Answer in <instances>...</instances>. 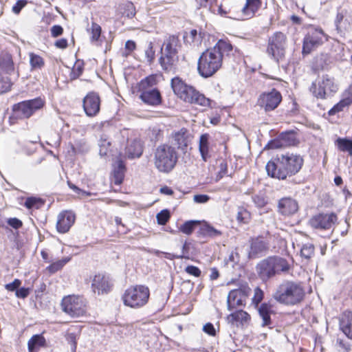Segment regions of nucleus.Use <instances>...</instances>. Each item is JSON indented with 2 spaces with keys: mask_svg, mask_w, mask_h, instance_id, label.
I'll return each mask as SVG.
<instances>
[{
  "mask_svg": "<svg viewBox=\"0 0 352 352\" xmlns=\"http://www.w3.org/2000/svg\"><path fill=\"white\" fill-rule=\"evenodd\" d=\"M6 70L7 72L13 70V63L11 56H8L5 58Z\"/></svg>",
  "mask_w": 352,
  "mask_h": 352,
  "instance_id": "nucleus-62",
  "label": "nucleus"
},
{
  "mask_svg": "<svg viewBox=\"0 0 352 352\" xmlns=\"http://www.w3.org/2000/svg\"><path fill=\"white\" fill-rule=\"evenodd\" d=\"M136 45L135 43L133 41L129 40L125 43V51L123 54L124 56H129L131 52H132L135 49Z\"/></svg>",
  "mask_w": 352,
  "mask_h": 352,
  "instance_id": "nucleus-52",
  "label": "nucleus"
},
{
  "mask_svg": "<svg viewBox=\"0 0 352 352\" xmlns=\"http://www.w3.org/2000/svg\"><path fill=\"white\" fill-rule=\"evenodd\" d=\"M210 200V197L207 195H195L193 197V201L197 204H205Z\"/></svg>",
  "mask_w": 352,
  "mask_h": 352,
  "instance_id": "nucleus-56",
  "label": "nucleus"
},
{
  "mask_svg": "<svg viewBox=\"0 0 352 352\" xmlns=\"http://www.w3.org/2000/svg\"><path fill=\"white\" fill-rule=\"evenodd\" d=\"M82 72V68L80 66H75L73 69V74L75 78L78 77Z\"/></svg>",
  "mask_w": 352,
  "mask_h": 352,
  "instance_id": "nucleus-64",
  "label": "nucleus"
},
{
  "mask_svg": "<svg viewBox=\"0 0 352 352\" xmlns=\"http://www.w3.org/2000/svg\"><path fill=\"white\" fill-rule=\"evenodd\" d=\"M12 85V83L8 77L0 75V94L9 91Z\"/></svg>",
  "mask_w": 352,
  "mask_h": 352,
  "instance_id": "nucleus-39",
  "label": "nucleus"
},
{
  "mask_svg": "<svg viewBox=\"0 0 352 352\" xmlns=\"http://www.w3.org/2000/svg\"><path fill=\"white\" fill-rule=\"evenodd\" d=\"M29 56L32 69H40L44 66L45 61L39 55L31 52L29 54Z\"/></svg>",
  "mask_w": 352,
  "mask_h": 352,
  "instance_id": "nucleus-33",
  "label": "nucleus"
},
{
  "mask_svg": "<svg viewBox=\"0 0 352 352\" xmlns=\"http://www.w3.org/2000/svg\"><path fill=\"white\" fill-rule=\"evenodd\" d=\"M63 310L72 318H79L87 312V302L85 298L79 296L65 297L61 303Z\"/></svg>",
  "mask_w": 352,
  "mask_h": 352,
  "instance_id": "nucleus-11",
  "label": "nucleus"
},
{
  "mask_svg": "<svg viewBox=\"0 0 352 352\" xmlns=\"http://www.w3.org/2000/svg\"><path fill=\"white\" fill-rule=\"evenodd\" d=\"M219 168L218 177L222 178L227 174L228 164L225 160L221 159L219 160Z\"/></svg>",
  "mask_w": 352,
  "mask_h": 352,
  "instance_id": "nucleus-49",
  "label": "nucleus"
},
{
  "mask_svg": "<svg viewBox=\"0 0 352 352\" xmlns=\"http://www.w3.org/2000/svg\"><path fill=\"white\" fill-rule=\"evenodd\" d=\"M203 330L204 332L208 333L210 336H214L215 335V329L212 324L211 323H207L205 324L203 327Z\"/></svg>",
  "mask_w": 352,
  "mask_h": 352,
  "instance_id": "nucleus-60",
  "label": "nucleus"
},
{
  "mask_svg": "<svg viewBox=\"0 0 352 352\" xmlns=\"http://www.w3.org/2000/svg\"><path fill=\"white\" fill-rule=\"evenodd\" d=\"M84 111L89 117L96 116L100 111V99L99 95L94 91L89 92L82 102Z\"/></svg>",
  "mask_w": 352,
  "mask_h": 352,
  "instance_id": "nucleus-19",
  "label": "nucleus"
},
{
  "mask_svg": "<svg viewBox=\"0 0 352 352\" xmlns=\"http://www.w3.org/2000/svg\"><path fill=\"white\" fill-rule=\"evenodd\" d=\"M75 221V214L72 211H64L59 214L56 224L57 230L60 233L69 231Z\"/></svg>",
  "mask_w": 352,
  "mask_h": 352,
  "instance_id": "nucleus-22",
  "label": "nucleus"
},
{
  "mask_svg": "<svg viewBox=\"0 0 352 352\" xmlns=\"http://www.w3.org/2000/svg\"><path fill=\"white\" fill-rule=\"evenodd\" d=\"M202 232L208 236L210 237H216L221 235V232L215 229L212 226L209 224L206 223L201 228Z\"/></svg>",
  "mask_w": 352,
  "mask_h": 352,
  "instance_id": "nucleus-42",
  "label": "nucleus"
},
{
  "mask_svg": "<svg viewBox=\"0 0 352 352\" xmlns=\"http://www.w3.org/2000/svg\"><path fill=\"white\" fill-rule=\"evenodd\" d=\"M146 56L148 61L151 62L154 58L155 52L153 51L152 44L148 45V48L145 51Z\"/></svg>",
  "mask_w": 352,
  "mask_h": 352,
  "instance_id": "nucleus-61",
  "label": "nucleus"
},
{
  "mask_svg": "<svg viewBox=\"0 0 352 352\" xmlns=\"http://www.w3.org/2000/svg\"><path fill=\"white\" fill-rule=\"evenodd\" d=\"M171 87L174 94L186 102L208 107L210 100L197 91L192 86L187 85L182 78L175 77L171 80Z\"/></svg>",
  "mask_w": 352,
  "mask_h": 352,
  "instance_id": "nucleus-4",
  "label": "nucleus"
},
{
  "mask_svg": "<svg viewBox=\"0 0 352 352\" xmlns=\"http://www.w3.org/2000/svg\"><path fill=\"white\" fill-rule=\"evenodd\" d=\"M282 100L280 93L275 89L263 92L258 98L257 104L265 111H271L278 107Z\"/></svg>",
  "mask_w": 352,
  "mask_h": 352,
  "instance_id": "nucleus-17",
  "label": "nucleus"
},
{
  "mask_svg": "<svg viewBox=\"0 0 352 352\" xmlns=\"http://www.w3.org/2000/svg\"><path fill=\"white\" fill-rule=\"evenodd\" d=\"M303 164L302 158L298 155L286 153L277 155L273 161L267 163V175L273 178L285 179L296 174Z\"/></svg>",
  "mask_w": 352,
  "mask_h": 352,
  "instance_id": "nucleus-2",
  "label": "nucleus"
},
{
  "mask_svg": "<svg viewBox=\"0 0 352 352\" xmlns=\"http://www.w3.org/2000/svg\"><path fill=\"white\" fill-rule=\"evenodd\" d=\"M51 35L52 37H58L63 32V29L60 25H55L51 28Z\"/></svg>",
  "mask_w": 352,
  "mask_h": 352,
  "instance_id": "nucleus-57",
  "label": "nucleus"
},
{
  "mask_svg": "<svg viewBox=\"0 0 352 352\" xmlns=\"http://www.w3.org/2000/svg\"><path fill=\"white\" fill-rule=\"evenodd\" d=\"M340 329L350 339H352V312L345 311L340 320Z\"/></svg>",
  "mask_w": 352,
  "mask_h": 352,
  "instance_id": "nucleus-27",
  "label": "nucleus"
},
{
  "mask_svg": "<svg viewBox=\"0 0 352 352\" xmlns=\"http://www.w3.org/2000/svg\"><path fill=\"white\" fill-rule=\"evenodd\" d=\"M338 217L334 213L318 214L309 220V224L314 228L329 230L336 223Z\"/></svg>",
  "mask_w": 352,
  "mask_h": 352,
  "instance_id": "nucleus-18",
  "label": "nucleus"
},
{
  "mask_svg": "<svg viewBox=\"0 0 352 352\" xmlns=\"http://www.w3.org/2000/svg\"><path fill=\"white\" fill-rule=\"evenodd\" d=\"M314 254V246L311 243L302 245L300 250V255L307 260H309Z\"/></svg>",
  "mask_w": 352,
  "mask_h": 352,
  "instance_id": "nucleus-37",
  "label": "nucleus"
},
{
  "mask_svg": "<svg viewBox=\"0 0 352 352\" xmlns=\"http://www.w3.org/2000/svg\"><path fill=\"white\" fill-rule=\"evenodd\" d=\"M232 51V45L224 40H219L214 47L204 52L198 60L197 70L204 78L212 76L222 66L225 56Z\"/></svg>",
  "mask_w": 352,
  "mask_h": 352,
  "instance_id": "nucleus-1",
  "label": "nucleus"
},
{
  "mask_svg": "<svg viewBox=\"0 0 352 352\" xmlns=\"http://www.w3.org/2000/svg\"><path fill=\"white\" fill-rule=\"evenodd\" d=\"M173 139L178 148L184 149L190 142V136L186 129H181L173 134Z\"/></svg>",
  "mask_w": 352,
  "mask_h": 352,
  "instance_id": "nucleus-28",
  "label": "nucleus"
},
{
  "mask_svg": "<svg viewBox=\"0 0 352 352\" xmlns=\"http://www.w3.org/2000/svg\"><path fill=\"white\" fill-rule=\"evenodd\" d=\"M66 340L71 345L72 352H76L77 345L76 335L74 333H68L66 335Z\"/></svg>",
  "mask_w": 352,
  "mask_h": 352,
  "instance_id": "nucleus-47",
  "label": "nucleus"
},
{
  "mask_svg": "<svg viewBox=\"0 0 352 352\" xmlns=\"http://www.w3.org/2000/svg\"><path fill=\"white\" fill-rule=\"evenodd\" d=\"M177 160L178 155L175 148L168 144L158 145L153 152L155 167L162 173L170 172L175 168Z\"/></svg>",
  "mask_w": 352,
  "mask_h": 352,
  "instance_id": "nucleus-6",
  "label": "nucleus"
},
{
  "mask_svg": "<svg viewBox=\"0 0 352 352\" xmlns=\"http://www.w3.org/2000/svg\"><path fill=\"white\" fill-rule=\"evenodd\" d=\"M337 145L340 151L348 152L350 155H352V140L346 138H338Z\"/></svg>",
  "mask_w": 352,
  "mask_h": 352,
  "instance_id": "nucleus-34",
  "label": "nucleus"
},
{
  "mask_svg": "<svg viewBox=\"0 0 352 352\" xmlns=\"http://www.w3.org/2000/svg\"><path fill=\"white\" fill-rule=\"evenodd\" d=\"M327 41V36L321 28H311L303 38L302 54H310Z\"/></svg>",
  "mask_w": 352,
  "mask_h": 352,
  "instance_id": "nucleus-12",
  "label": "nucleus"
},
{
  "mask_svg": "<svg viewBox=\"0 0 352 352\" xmlns=\"http://www.w3.org/2000/svg\"><path fill=\"white\" fill-rule=\"evenodd\" d=\"M153 80L152 78H146L141 80L139 85L140 98L144 103L155 106L161 103V95L157 89L150 87Z\"/></svg>",
  "mask_w": 352,
  "mask_h": 352,
  "instance_id": "nucleus-14",
  "label": "nucleus"
},
{
  "mask_svg": "<svg viewBox=\"0 0 352 352\" xmlns=\"http://www.w3.org/2000/svg\"><path fill=\"white\" fill-rule=\"evenodd\" d=\"M287 43L286 36L280 32H275L268 39L267 53L278 61L284 57Z\"/></svg>",
  "mask_w": 352,
  "mask_h": 352,
  "instance_id": "nucleus-13",
  "label": "nucleus"
},
{
  "mask_svg": "<svg viewBox=\"0 0 352 352\" xmlns=\"http://www.w3.org/2000/svg\"><path fill=\"white\" fill-rule=\"evenodd\" d=\"M21 281L19 279H14L13 282L6 284L5 285L6 289L10 292L16 291L20 287Z\"/></svg>",
  "mask_w": 352,
  "mask_h": 352,
  "instance_id": "nucleus-51",
  "label": "nucleus"
},
{
  "mask_svg": "<svg viewBox=\"0 0 352 352\" xmlns=\"http://www.w3.org/2000/svg\"><path fill=\"white\" fill-rule=\"evenodd\" d=\"M226 320L228 323L232 325L243 326L250 323L251 317L248 312L243 310H238L229 314Z\"/></svg>",
  "mask_w": 352,
  "mask_h": 352,
  "instance_id": "nucleus-24",
  "label": "nucleus"
},
{
  "mask_svg": "<svg viewBox=\"0 0 352 352\" xmlns=\"http://www.w3.org/2000/svg\"><path fill=\"white\" fill-rule=\"evenodd\" d=\"M102 32L101 27L97 24L95 22H93L91 23V27L90 29V33H91V41L92 42L98 41L99 40V38Z\"/></svg>",
  "mask_w": 352,
  "mask_h": 352,
  "instance_id": "nucleus-43",
  "label": "nucleus"
},
{
  "mask_svg": "<svg viewBox=\"0 0 352 352\" xmlns=\"http://www.w3.org/2000/svg\"><path fill=\"white\" fill-rule=\"evenodd\" d=\"M170 212L168 210H163L160 212L157 216V221L160 225H165L170 219Z\"/></svg>",
  "mask_w": 352,
  "mask_h": 352,
  "instance_id": "nucleus-45",
  "label": "nucleus"
},
{
  "mask_svg": "<svg viewBox=\"0 0 352 352\" xmlns=\"http://www.w3.org/2000/svg\"><path fill=\"white\" fill-rule=\"evenodd\" d=\"M111 142L107 139L101 138L99 142V153L101 156L107 155L109 151L110 150Z\"/></svg>",
  "mask_w": 352,
  "mask_h": 352,
  "instance_id": "nucleus-44",
  "label": "nucleus"
},
{
  "mask_svg": "<svg viewBox=\"0 0 352 352\" xmlns=\"http://www.w3.org/2000/svg\"><path fill=\"white\" fill-rule=\"evenodd\" d=\"M267 249V243L261 238H256L252 240L250 250L249 252L250 258H256Z\"/></svg>",
  "mask_w": 352,
  "mask_h": 352,
  "instance_id": "nucleus-29",
  "label": "nucleus"
},
{
  "mask_svg": "<svg viewBox=\"0 0 352 352\" xmlns=\"http://www.w3.org/2000/svg\"><path fill=\"white\" fill-rule=\"evenodd\" d=\"M296 135L293 131L282 133L277 139L272 140L269 144V148L272 149L280 148L298 144Z\"/></svg>",
  "mask_w": 352,
  "mask_h": 352,
  "instance_id": "nucleus-21",
  "label": "nucleus"
},
{
  "mask_svg": "<svg viewBox=\"0 0 352 352\" xmlns=\"http://www.w3.org/2000/svg\"><path fill=\"white\" fill-rule=\"evenodd\" d=\"M44 100L41 98L23 101L15 104L13 107L16 116L21 118H30L36 111L41 109L44 105Z\"/></svg>",
  "mask_w": 352,
  "mask_h": 352,
  "instance_id": "nucleus-15",
  "label": "nucleus"
},
{
  "mask_svg": "<svg viewBox=\"0 0 352 352\" xmlns=\"http://www.w3.org/2000/svg\"><path fill=\"white\" fill-rule=\"evenodd\" d=\"M55 46L59 49H65L67 47V41L65 38H60L55 42Z\"/></svg>",
  "mask_w": 352,
  "mask_h": 352,
  "instance_id": "nucleus-63",
  "label": "nucleus"
},
{
  "mask_svg": "<svg viewBox=\"0 0 352 352\" xmlns=\"http://www.w3.org/2000/svg\"><path fill=\"white\" fill-rule=\"evenodd\" d=\"M253 201L254 204L259 208L264 207L266 204L267 201L265 198L262 195H256L253 197Z\"/></svg>",
  "mask_w": 352,
  "mask_h": 352,
  "instance_id": "nucleus-53",
  "label": "nucleus"
},
{
  "mask_svg": "<svg viewBox=\"0 0 352 352\" xmlns=\"http://www.w3.org/2000/svg\"><path fill=\"white\" fill-rule=\"evenodd\" d=\"M135 8L134 5L131 2L127 3L124 6V11L123 12V15L131 19L133 18L135 16Z\"/></svg>",
  "mask_w": 352,
  "mask_h": 352,
  "instance_id": "nucleus-48",
  "label": "nucleus"
},
{
  "mask_svg": "<svg viewBox=\"0 0 352 352\" xmlns=\"http://www.w3.org/2000/svg\"><path fill=\"white\" fill-rule=\"evenodd\" d=\"M261 6V0H245V3L242 7L236 5L232 6L226 9L222 5L217 6V8L211 7V11L216 14L234 20H247L254 16Z\"/></svg>",
  "mask_w": 352,
  "mask_h": 352,
  "instance_id": "nucleus-3",
  "label": "nucleus"
},
{
  "mask_svg": "<svg viewBox=\"0 0 352 352\" xmlns=\"http://www.w3.org/2000/svg\"><path fill=\"white\" fill-rule=\"evenodd\" d=\"M199 224V221H188L181 226L179 230L186 234H190L193 232L195 226Z\"/></svg>",
  "mask_w": 352,
  "mask_h": 352,
  "instance_id": "nucleus-38",
  "label": "nucleus"
},
{
  "mask_svg": "<svg viewBox=\"0 0 352 352\" xmlns=\"http://www.w3.org/2000/svg\"><path fill=\"white\" fill-rule=\"evenodd\" d=\"M125 166L122 160L116 162V166L113 169L114 183L117 185L120 184L124 177Z\"/></svg>",
  "mask_w": 352,
  "mask_h": 352,
  "instance_id": "nucleus-32",
  "label": "nucleus"
},
{
  "mask_svg": "<svg viewBox=\"0 0 352 352\" xmlns=\"http://www.w3.org/2000/svg\"><path fill=\"white\" fill-rule=\"evenodd\" d=\"M26 5V1L24 0H19L12 7V11L15 14H19L21 9Z\"/></svg>",
  "mask_w": 352,
  "mask_h": 352,
  "instance_id": "nucleus-58",
  "label": "nucleus"
},
{
  "mask_svg": "<svg viewBox=\"0 0 352 352\" xmlns=\"http://www.w3.org/2000/svg\"><path fill=\"white\" fill-rule=\"evenodd\" d=\"M346 99L342 98L339 102L335 104L329 111V114L331 116L335 115L337 113L344 111V109L348 108L351 104L349 103Z\"/></svg>",
  "mask_w": 352,
  "mask_h": 352,
  "instance_id": "nucleus-35",
  "label": "nucleus"
},
{
  "mask_svg": "<svg viewBox=\"0 0 352 352\" xmlns=\"http://www.w3.org/2000/svg\"><path fill=\"white\" fill-rule=\"evenodd\" d=\"M208 140L209 135L206 133L201 135L199 139V148L201 157L205 162H206L210 156L209 154Z\"/></svg>",
  "mask_w": 352,
  "mask_h": 352,
  "instance_id": "nucleus-31",
  "label": "nucleus"
},
{
  "mask_svg": "<svg viewBox=\"0 0 352 352\" xmlns=\"http://www.w3.org/2000/svg\"><path fill=\"white\" fill-rule=\"evenodd\" d=\"M45 345V338L39 334L33 336L28 342L29 352H37V351Z\"/></svg>",
  "mask_w": 352,
  "mask_h": 352,
  "instance_id": "nucleus-30",
  "label": "nucleus"
},
{
  "mask_svg": "<svg viewBox=\"0 0 352 352\" xmlns=\"http://www.w3.org/2000/svg\"><path fill=\"white\" fill-rule=\"evenodd\" d=\"M109 278L104 274H98L94 276L91 282V289L98 295L107 294L112 287Z\"/></svg>",
  "mask_w": 352,
  "mask_h": 352,
  "instance_id": "nucleus-20",
  "label": "nucleus"
},
{
  "mask_svg": "<svg viewBox=\"0 0 352 352\" xmlns=\"http://www.w3.org/2000/svg\"><path fill=\"white\" fill-rule=\"evenodd\" d=\"M343 19L344 15L342 14V13L338 12L335 20V24L337 30L340 32H342V30L350 31L351 25L349 24L343 25Z\"/></svg>",
  "mask_w": 352,
  "mask_h": 352,
  "instance_id": "nucleus-41",
  "label": "nucleus"
},
{
  "mask_svg": "<svg viewBox=\"0 0 352 352\" xmlns=\"http://www.w3.org/2000/svg\"><path fill=\"white\" fill-rule=\"evenodd\" d=\"M70 260L69 257L64 258L61 260H58L56 262L52 263L50 266L47 267V270L52 274L56 272L57 271L62 269V267Z\"/></svg>",
  "mask_w": 352,
  "mask_h": 352,
  "instance_id": "nucleus-36",
  "label": "nucleus"
},
{
  "mask_svg": "<svg viewBox=\"0 0 352 352\" xmlns=\"http://www.w3.org/2000/svg\"><path fill=\"white\" fill-rule=\"evenodd\" d=\"M309 90L317 98L325 99L338 91V85L333 77L326 74L313 82Z\"/></svg>",
  "mask_w": 352,
  "mask_h": 352,
  "instance_id": "nucleus-10",
  "label": "nucleus"
},
{
  "mask_svg": "<svg viewBox=\"0 0 352 352\" xmlns=\"http://www.w3.org/2000/svg\"><path fill=\"white\" fill-rule=\"evenodd\" d=\"M8 224L14 229H19L23 226V223L17 218H10Z\"/></svg>",
  "mask_w": 352,
  "mask_h": 352,
  "instance_id": "nucleus-55",
  "label": "nucleus"
},
{
  "mask_svg": "<svg viewBox=\"0 0 352 352\" xmlns=\"http://www.w3.org/2000/svg\"><path fill=\"white\" fill-rule=\"evenodd\" d=\"M305 297L302 285L296 282L285 280L276 288L273 294L275 300L286 305H295L300 303Z\"/></svg>",
  "mask_w": 352,
  "mask_h": 352,
  "instance_id": "nucleus-5",
  "label": "nucleus"
},
{
  "mask_svg": "<svg viewBox=\"0 0 352 352\" xmlns=\"http://www.w3.org/2000/svg\"><path fill=\"white\" fill-rule=\"evenodd\" d=\"M185 272L188 274L195 277H199L201 273V270L197 267L194 265H188L185 268Z\"/></svg>",
  "mask_w": 352,
  "mask_h": 352,
  "instance_id": "nucleus-50",
  "label": "nucleus"
},
{
  "mask_svg": "<svg viewBox=\"0 0 352 352\" xmlns=\"http://www.w3.org/2000/svg\"><path fill=\"white\" fill-rule=\"evenodd\" d=\"M143 152L141 142L138 140H128L125 148V155L129 159L140 157Z\"/></svg>",
  "mask_w": 352,
  "mask_h": 352,
  "instance_id": "nucleus-26",
  "label": "nucleus"
},
{
  "mask_svg": "<svg viewBox=\"0 0 352 352\" xmlns=\"http://www.w3.org/2000/svg\"><path fill=\"white\" fill-rule=\"evenodd\" d=\"M30 292L29 288L21 287L16 291L15 295L17 298H25L30 294Z\"/></svg>",
  "mask_w": 352,
  "mask_h": 352,
  "instance_id": "nucleus-54",
  "label": "nucleus"
},
{
  "mask_svg": "<svg viewBox=\"0 0 352 352\" xmlns=\"http://www.w3.org/2000/svg\"><path fill=\"white\" fill-rule=\"evenodd\" d=\"M298 210L297 201L291 197H283L278 201V211L283 215H291Z\"/></svg>",
  "mask_w": 352,
  "mask_h": 352,
  "instance_id": "nucleus-23",
  "label": "nucleus"
},
{
  "mask_svg": "<svg viewBox=\"0 0 352 352\" xmlns=\"http://www.w3.org/2000/svg\"><path fill=\"white\" fill-rule=\"evenodd\" d=\"M264 297L263 292L259 288H255L254 291V296L252 298V303L258 307V304L262 301Z\"/></svg>",
  "mask_w": 352,
  "mask_h": 352,
  "instance_id": "nucleus-46",
  "label": "nucleus"
},
{
  "mask_svg": "<svg viewBox=\"0 0 352 352\" xmlns=\"http://www.w3.org/2000/svg\"><path fill=\"white\" fill-rule=\"evenodd\" d=\"M250 291V288L246 285L231 290L227 297L228 309L232 311L238 307L245 306L246 299Z\"/></svg>",
  "mask_w": 352,
  "mask_h": 352,
  "instance_id": "nucleus-16",
  "label": "nucleus"
},
{
  "mask_svg": "<svg viewBox=\"0 0 352 352\" xmlns=\"http://www.w3.org/2000/svg\"><path fill=\"white\" fill-rule=\"evenodd\" d=\"M180 41L177 36H169L164 42L161 49L162 56L160 63L164 70L168 72H174L178 62V50L180 48Z\"/></svg>",
  "mask_w": 352,
  "mask_h": 352,
  "instance_id": "nucleus-8",
  "label": "nucleus"
},
{
  "mask_svg": "<svg viewBox=\"0 0 352 352\" xmlns=\"http://www.w3.org/2000/svg\"><path fill=\"white\" fill-rule=\"evenodd\" d=\"M150 291L148 287L137 285L127 288L122 295L123 304L132 309H140L148 301Z\"/></svg>",
  "mask_w": 352,
  "mask_h": 352,
  "instance_id": "nucleus-9",
  "label": "nucleus"
},
{
  "mask_svg": "<svg viewBox=\"0 0 352 352\" xmlns=\"http://www.w3.org/2000/svg\"><path fill=\"white\" fill-rule=\"evenodd\" d=\"M290 269L287 261L280 256H270L260 261L256 265V272L259 278L267 281L280 272H287Z\"/></svg>",
  "mask_w": 352,
  "mask_h": 352,
  "instance_id": "nucleus-7",
  "label": "nucleus"
},
{
  "mask_svg": "<svg viewBox=\"0 0 352 352\" xmlns=\"http://www.w3.org/2000/svg\"><path fill=\"white\" fill-rule=\"evenodd\" d=\"M258 312L260 318L262 319V327H268L270 329H272V321L271 319V315L274 314V311L273 310V306L270 303H262L258 307Z\"/></svg>",
  "mask_w": 352,
  "mask_h": 352,
  "instance_id": "nucleus-25",
  "label": "nucleus"
},
{
  "mask_svg": "<svg viewBox=\"0 0 352 352\" xmlns=\"http://www.w3.org/2000/svg\"><path fill=\"white\" fill-rule=\"evenodd\" d=\"M342 98L349 101V104H352V84L343 92Z\"/></svg>",
  "mask_w": 352,
  "mask_h": 352,
  "instance_id": "nucleus-59",
  "label": "nucleus"
},
{
  "mask_svg": "<svg viewBox=\"0 0 352 352\" xmlns=\"http://www.w3.org/2000/svg\"><path fill=\"white\" fill-rule=\"evenodd\" d=\"M42 205H43V201L39 199L36 197H28L25 201L24 206L28 208H39Z\"/></svg>",
  "mask_w": 352,
  "mask_h": 352,
  "instance_id": "nucleus-40",
  "label": "nucleus"
}]
</instances>
